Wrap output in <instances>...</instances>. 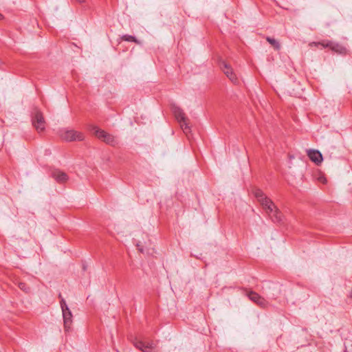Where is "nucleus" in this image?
Instances as JSON below:
<instances>
[{"label": "nucleus", "mask_w": 352, "mask_h": 352, "mask_svg": "<svg viewBox=\"0 0 352 352\" xmlns=\"http://www.w3.org/2000/svg\"><path fill=\"white\" fill-rule=\"evenodd\" d=\"M252 193L272 221L274 223H280L282 221V213L275 206L274 202L259 188H254Z\"/></svg>", "instance_id": "obj_1"}, {"label": "nucleus", "mask_w": 352, "mask_h": 352, "mask_svg": "<svg viewBox=\"0 0 352 352\" xmlns=\"http://www.w3.org/2000/svg\"><path fill=\"white\" fill-rule=\"evenodd\" d=\"M173 112L175 118L180 124L183 131L186 134L189 133L190 131V128L189 126L188 119L186 116L184 111L180 107L174 106L173 107Z\"/></svg>", "instance_id": "obj_2"}, {"label": "nucleus", "mask_w": 352, "mask_h": 352, "mask_svg": "<svg viewBox=\"0 0 352 352\" xmlns=\"http://www.w3.org/2000/svg\"><path fill=\"white\" fill-rule=\"evenodd\" d=\"M310 46H315L321 48H330L332 51L342 53L346 49L338 43H334L329 40H323L318 42H312L309 44Z\"/></svg>", "instance_id": "obj_3"}, {"label": "nucleus", "mask_w": 352, "mask_h": 352, "mask_svg": "<svg viewBox=\"0 0 352 352\" xmlns=\"http://www.w3.org/2000/svg\"><path fill=\"white\" fill-rule=\"evenodd\" d=\"M60 305L63 312L64 328L65 331H68L70 329L71 324L72 323V314L66 304L65 299H62L60 301Z\"/></svg>", "instance_id": "obj_4"}, {"label": "nucleus", "mask_w": 352, "mask_h": 352, "mask_svg": "<svg viewBox=\"0 0 352 352\" xmlns=\"http://www.w3.org/2000/svg\"><path fill=\"white\" fill-rule=\"evenodd\" d=\"M32 122L38 132H42L45 129V121L42 112L36 109L32 117Z\"/></svg>", "instance_id": "obj_5"}, {"label": "nucleus", "mask_w": 352, "mask_h": 352, "mask_svg": "<svg viewBox=\"0 0 352 352\" xmlns=\"http://www.w3.org/2000/svg\"><path fill=\"white\" fill-rule=\"evenodd\" d=\"M219 66L223 72L234 84H237L239 82L238 78L234 73L233 69L230 65H228L226 61L221 60L219 63Z\"/></svg>", "instance_id": "obj_6"}, {"label": "nucleus", "mask_w": 352, "mask_h": 352, "mask_svg": "<svg viewBox=\"0 0 352 352\" xmlns=\"http://www.w3.org/2000/svg\"><path fill=\"white\" fill-rule=\"evenodd\" d=\"M62 138L66 141H82L84 140V134L74 130H67L62 135Z\"/></svg>", "instance_id": "obj_7"}, {"label": "nucleus", "mask_w": 352, "mask_h": 352, "mask_svg": "<svg viewBox=\"0 0 352 352\" xmlns=\"http://www.w3.org/2000/svg\"><path fill=\"white\" fill-rule=\"evenodd\" d=\"M247 296L250 300L262 308H265L268 305V302L255 292L250 291L247 294Z\"/></svg>", "instance_id": "obj_8"}, {"label": "nucleus", "mask_w": 352, "mask_h": 352, "mask_svg": "<svg viewBox=\"0 0 352 352\" xmlns=\"http://www.w3.org/2000/svg\"><path fill=\"white\" fill-rule=\"evenodd\" d=\"M307 155L310 160L316 165H320L323 160L322 155L318 150L311 149L308 151Z\"/></svg>", "instance_id": "obj_9"}, {"label": "nucleus", "mask_w": 352, "mask_h": 352, "mask_svg": "<svg viewBox=\"0 0 352 352\" xmlns=\"http://www.w3.org/2000/svg\"><path fill=\"white\" fill-rule=\"evenodd\" d=\"M52 177L58 183L66 182L69 177L67 175L60 170H54L52 172Z\"/></svg>", "instance_id": "obj_10"}, {"label": "nucleus", "mask_w": 352, "mask_h": 352, "mask_svg": "<svg viewBox=\"0 0 352 352\" xmlns=\"http://www.w3.org/2000/svg\"><path fill=\"white\" fill-rule=\"evenodd\" d=\"M89 129L92 131L95 135L102 141L103 140L107 132L102 129H99L98 126L94 125H90Z\"/></svg>", "instance_id": "obj_11"}, {"label": "nucleus", "mask_w": 352, "mask_h": 352, "mask_svg": "<svg viewBox=\"0 0 352 352\" xmlns=\"http://www.w3.org/2000/svg\"><path fill=\"white\" fill-rule=\"evenodd\" d=\"M265 39L275 50L279 51L280 50V44L277 40L270 36H266Z\"/></svg>", "instance_id": "obj_12"}, {"label": "nucleus", "mask_w": 352, "mask_h": 352, "mask_svg": "<svg viewBox=\"0 0 352 352\" xmlns=\"http://www.w3.org/2000/svg\"><path fill=\"white\" fill-rule=\"evenodd\" d=\"M102 141L111 146H115L116 144V140L114 136L108 133H107Z\"/></svg>", "instance_id": "obj_13"}, {"label": "nucleus", "mask_w": 352, "mask_h": 352, "mask_svg": "<svg viewBox=\"0 0 352 352\" xmlns=\"http://www.w3.org/2000/svg\"><path fill=\"white\" fill-rule=\"evenodd\" d=\"M121 39L124 41L128 42H133L138 45L140 44V41H138L135 36L129 35V34H124L121 36Z\"/></svg>", "instance_id": "obj_14"}, {"label": "nucleus", "mask_w": 352, "mask_h": 352, "mask_svg": "<svg viewBox=\"0 0 352 352\" xmlns=\"http://www.w3.org/2000/svg\"><path fill=\"white\" fill-rule=\"evenodd\" d=\"M19 288L25 294H30L31 292V287L25 283L18 282L16 283Z\"/></svg>", "instance_id": "obj_15"}, {"label": "nucleus", "mask_w": 352, "mask_h": 352, "mask_svg": "<svg viewBox=\"0 0 352 352\" xmlns=\"http://www.w3.org/2000/svg\"><path fill=\"white\" fill-rule=\"evenodd\" d=\"M137 247L138 248V250L140 252H144L142 247L139 243L137 244Z\"/></svg>", "instance_id": "obj_16"}, {"label": "nucleus", "mask_w": 352, "mask_h": 352, "mask_svg": "<svg viewBox=\"0 0 352 352\" xmlns=\"http://www.w3.org/2000/svg\"><path fill=\"white\" fill-rule=\"evenodd\" d=\"M76 1L80 3H84L85 1V0H76Z\"/></svg>", "instance_id": "obj_17"}, {"label": "nucleus", "mask_w": 352, "mask_h": 352, "mask_svg": "<svg viewBox=\"0 0 352 352\" xmlns=\"http://www.w3.org/2000/svg\"><path fill=\"white\" fill-rule=\"evenodd\" d=\"M58 297L60 298V300H61L62 299H64V298L62 297L61 294H59Z\"/></svg>", "instance_id": "obj_18"}, {"label": "nucleus", "mask_w": 352, "mask_h": 352, "mask_svg": "<svg viewBox=\"0 0 352 352\" xmlns=\"http://www.w3.org/2000/svg\"><path fill=\"white\" fill-rule=\"evenodd\" d=\"M3 19V16L2 14L0 13V20Z\"/></svg>", "instance_id": "obj_19"}, {"label": "nucleus", "mask_w": 352, "mask_h": 352, "mask_svg": "<svg viewBox=\"0 0 352 352\" xmlns=\"http://www.w3.org/2000/svg\"><path fill=\"white\" fill-rule=\"evenodd\" d=\"M349 296L352 298V290H351V292L350 293V294L349 295Z\"/></svg>", "instance_id": "obj_20"}]
</instances>
